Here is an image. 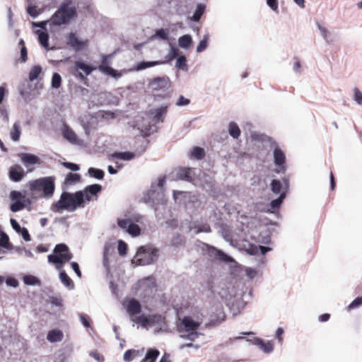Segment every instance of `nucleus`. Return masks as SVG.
Wrapping results in <instances>:
<instances>
[{"mask_svg":"<svg viewBox=\"0 0 362 362\" xmlns=\"http://www.w3.org/2000/svg\"><path fill=\"white\" fill-rule=\"evenodd\" d=\"M84 206L83 194L81 192L71 193L63 192L59 199L51 205V210L54 213H60L64 210L74 211L78 208Z\"/></svg>","mask_w":362,"mask_h":362,"instance_id":"obj_1","label":"nucleus"},{"mask_svg":"<svg viewBox=\"0 0 362 362\" xmlns=\"http://www.w3.org/2000/svg\"><path fill=\"white\" fill-rule=\"evenodd\" d=\"M28 186L33 194L49 199L53 196L55 190V177L48 176L31 180Z\"/></svg>","mask_w":362,"mask_h":362,"instance_id":"obj_2","label":"nucleus"},{"mask_svg":"<svg viewBox=\"0 0 362 362\" xmlns=\"http://www.w3.org/2000/svg\"><path fill=\"white\" fill-rule=\"evenodd\" d=\"M77 17V11L71 1L63 2L52 16L49 19V24L52 25L60 26L70 23Z\"/></svg>","mask_w":362,"mask_h":362,"instance_id":"obj_3","label":"nucleus"},{"mask_svg":"<svg viewBox=\"0 0 362 362\" xmlns=\"http://www.w3.org/2000/svg\"><path fill=\"white\" fill-rule=\"evenodd\" d=\"M158 250L146 248L144 246H141L134 257L133 262L136 265H147L154 262L158 257Z\"/></svg>","mask_w":362,"mask_h":362,"instance_id":"obj_4","label":"nucleus"},{"mask_svg":"<svg viewBox=\"0 0 362 362\" xmlns=\"http://www.w3.org/2000/svg\"><path fill=\"white\" fill-rule=\"evenodd\" d=\"M55 254L48 255V261L54 264H62L69 262L72 258L69 247L64 243L57 244L54 249Z\"/></svg>","mask_w":362,"mask_h":362,"instance_id":"obj_5","label":"nucleus"},{"mask_svg":"<svg viewBox=\"0 0 362 362\" xmlns=\"http://www.w3.org/2000/svg\"><path fill=\"white\" fill-rule=\"evenodd\" d=\"M74 69L77 71L76 74H74L75 76L85 84H87L88 78L86 76L95 70L96 67L78 60L74 62Z\"/></svg>","mask_w":362,"mask_h":362,"instance_id":"obj_6","label":"nucleus"},{"mask_svg":"<svg viewBox=\"0 0 362 362\" xmlns=\"http://www.w3.org/2000/svg\"><path fill=\"white\" fill-rule=\"evenodd\" d=\"M66 45L76 52L81 51L87 48L89 45V40L88 39L80 40L75 33H69L66 35Z\"/></svg>","mask_w":362,"mask_h":362,"instance_id":"obj_7","label":"nucleus"},{"mask_svg":"<svg viewBox=\"0 0 362 362\" xmlns=\"http://www.w3.org/2000/svg\"><path fill=\"white\" fill-rule=\"evenodd\" d=\"M171 83L168 76L156 77L148 83V88L152 91L165 90L170 88Z\"/></svg>","mask_w":362,"mask_h":362,"instance_id":"obj_8","label":"nucleus"},{"mask_svg":"<svg viewBox=\"0 0 362 362\" xmlns=\"http://www.w3.org/2000/svg\"><path fill=\"white\" fill-rule=\"evenodd\" d=\"M127 313L132 319L136 315H139L141 312V305L139 301L134 298L125 300L123 303Z\"/></svg>","mask_w":362,"mask_h":362,"instance_id":"obj_9","label":"nucleus"},{"mask_svg":"<svg viewBox=\"0 0 362 362\" xmlns=\"http://www.w3.org/2000/svg\"><path fill=\"white\" fill-rule=\"evenodd\" d=\"M110 55H102L101 64L98 66V70L102 73L111 76L115 78L121 77L122 74L118 73L117 70L109 66L108 57Z\"/></svg>","mask_w":362,"mask_h":362,"instance_id":"obj_10","label":"nucleus"},{"mask_svg":"<svg viewBox=\"0 0 362 362\" xmlns=\"http://www.w3.org/2000/svg\"><path fill=\"white\" fill-rule=\"evenodd\" d=\"M102 190V186L98 184H93L88 185L84 188L83 191H80L83 194L84 202L86 201L90 202L92 197L97 196V194Z\"/></svg>","mask_w":362,"mask_h":362,"instance_id":"obj_11","label":"nucleus"},{"mask_svg":"<svg viewBox=\"0 0 362 362\" xmlns=\"http://www.w3.org/2000/svg\"><path fill=\"white\" fill-rule=\"evenodd\" d=\"M208 254L210 257L224 262H229L231 258L225 254L223 251L216 249L214 247H209Z\"/></svg>","mask_w":362,"mask_h":362,"instance_id":"obj_12","label":"nucleus"},{"mask_svg":"<svg viewBox=\"0 0 362 362\" xmlns=\"http://www.w3.org/2000/svg\"><path fill=\"white\" fill-rule=\"evenodd\" d=\"M23 168L19 165H14L9 169V178L13 182L21 181L25 176Z\"/></svg>","mask_w":362,"mask_h":362,"instance_id":"obj_13","label":"nucleus"},{"mask_svg":"<svg viewBox=\"0 0 362 362\" xmlns=\"http://www.w3.org/2000/svg\"><path fill=\"white\" fill-rule=\"evenodd\" d=\"M274 161L281 170H285L286 156L283 151L279 147H276L274 150Z\"/></svg>","mask_w":362,"mask_h":362,"instance_id":"obj_14","label":"nucleus"},{"mask_svg":"<svg viewBox=\"0 0 362 362\" xmlns=\"http://www.w3.org/2000/svg\"><path fill=\"white\" fill-rule=\"evenodd\" d=\"M62 133L63 136L72 144L78 142V136L74 130L66 124H64L62 128Z\"/></svg>","mask_w":362,"mask_h":362,"instance_id":"obj_15","label":"nucleus"},{"mask_svg":"<svg viewBox=\"0 0 362 362\" xmlns=\"http://www.w3.org/2000/svg\"><path fill=\"white\" fill-rule=\"evenodd\" d=\"M182 324L184 325L186 332L196 331L199 327V322H196L191 317L188 316L184 317Z\"/></svg>","mask_w":362,"mask_h":362,"instance_id":"obj_16","label":"nucleus"},{"mask_svg":"<svg viewBox=\"0 0 362 362\" xmlns=\"http://www.w3.org/2000/svg\"><path fill=\"white\" fill-rule=\"evenodd\" d=\"M64 334L60 329H52L47 335V339L52 343L59 342L63 340Z\"/></svg>","mask_w":362,"mask_h":362,"instance_id":"obj_17","label":"nucleus"},{"mask_svg":"<svg viewBox=\"0 0 362 362\" xmlns=\"http://www.w3.org/2000/svg\"><path fill=\"white\" fill-rule=\"evenodd\" d=\"M192 173L189 168H181L177 171L176 177L179 180L191 182L193 180Z\"/></svg>","mask_w":362,"mask_h":362,"instance_id":"obj_18","label":"nucleus"},{"mask_svg":"<svg viewBox=\"0 0 362 362\" xmlns=\"http://www.w3.org/2000/svg\"><path fill=\"white\" fill-rule=\"evenodd\" d=\"M21 161L26 165L28 166L30 164L40 163V158L33 155L26 153H23L20 155Z\"/></svg>","mask_w":362,"mask_h":362,"instance_id":"obj_19","label":"nucleus"},{"mask_svg":"<svg viewBox=\"0 0 362 362\" xmlns=\"http://www.w3.org/2000/svg\"><path fill=\"white\" fill-rule=\"evenodd\" d=\"M35 33L38 35V41L42 47L46 49H49V34L46 31L36 30Z\"/></svg>","mask_w":362,"mask_h":362,"instance_id":"obj_20","label":"nucleus"},{"mask_svg":"<svg viewBox=\"0 0 362 362\" xmlns=\"http://www.w3.org/2000/svg\"><path fill=\"white\" fill-rule=\"evenodd\" d=\"M160 354V351L156 349H148L145 358L141 362H155Z\"/></svg>","mask_w":362,"mask_h":362,"instance_id":"obj_21","label":"nucleus"},{"mask_svg":"<svg viewBox=\"0 0 362 362\" xmlns=\"http://www.w3.org/2000/svg\"><path fill=\"white\" fill-rule=\"evenodd\" d=\"M228 132H229V134L233 139H238L240 135V129L238 125L235 122H231L229 123Z\"/></svg>","mask_w":362,"mask_h":362,"instance_id":"obj_22","label":"nucleus"},{"mask_svg":"<svg viewBox=\"0 0 362 362\" xmlns=\"http://www.w3.org/2000/svg\"><path fill=\"white\" fill-rule=\"evenodd\" d=\"M10 134L13 141H18L20 139L21 131L18 123L13 124Z\"/></svg>","mask_w":362,"mask_h":362,"instance_id":"obj_23","label":"nucleus"},{"mask_svg":"<svg viewBox=\"0 0 362 362\" xmlns=\"http://www.w3.org/2000/svg\"><path fill=\"white\" fill-rule=\"evenodd\" d=\"M42 73V67L40 65H35L30 71L29 80L33 81L36 80Z\"/></svg>","mask_w":362,"mask_h":362,"instance_id":"obj_24","label":"nucleus"},{"mask_svg":"<svg viewBox=\"0 0 362 362\" xmlns=\"http://www.w3.org/2000/svg\"><path fill=\"white\" fill-rule=\"evenodd\" d=\"M135 155L134 153L126 151L122 153H114L112 154V157L117 158L125 160H129L134 158Z\"/></svg>","mask_w":362,"mask_h":362,"instance_id":"obj_25","label":"nucleus"},{"mask_svg":"<svg viewBox=\"0 0 362 362\" xmlns=\"http://www.w3.org/2000/svg\"><path fill=\"white\" fill-rule=\"evenodd\" d=\"M192 42V40L190 35H185L180 37L178 40L180 47L182 48H188Z\"/></svg>","mask_w":362,"mask_h":362,"instance_id":"obj_26","label":"nucleus"},{"mask_svg":"<svg viewBox=\"0 0 362 362\" xmlns=\"http://www.w3.org/2000/svg\"><path fill=\"white\" fill-rule=\"evenodd\" d=\"M23 282L26 285H40V281L33 275H26L23 277Z\"/></svg>","mask_w":362,"mask_h":362,"instance_id":"obj_27","label":"nucleus"},{"mask_svg":"<svg viewBox=\"0 0 362 362\" xmlns=\"http://www.w3.org/2000/svg\"><path fill=\"white\" fill-rule=\"evenodd\" d=\"M81 180V176L76 173H69L65 179V183L67 185H72L74 183L79 182Z\"/></svg>","mask_w":362,"mask_h":362,"instance_id":"obj_28","label":"nucleus"},{"mask_svg":"<svg viewBox=\"0 0 362 362\" xmlns=\"http://www.w3.org/2000/svg\"><path fill=\"white\" fill-rule=\"evenodd\" d=\"M168 106H160V107L155 110L154 118L157 121H163V117L166 114Z\"/></svg>","mask_w":362,"mask_h":362,"instance_id":"obj_29","label":"nucleus"},{"mask_svg":"<svg viewBox=\"0 0 362 362\" xmlns=\"http://www.w3.org/2000/svg\"><path fill=\"white\" fill-rule=\"evenodd\" d=\"M127 232L131 235L136 237L140 234L141 229L137 224L131 222L130 225H129Z\"/></svg>","mask_w":362,"mask_h":362,"instance_id":"obj_30","label":"nucleus"},{"mask_svg":"<svg viewBox=\"0 0 362 362\" xmlns=\"http://www.w3.org/2000/svg\"><path fill=\"white\" fill-rule=\"evenodd\" d=\"M88 174L98 180H102L104 177V172L100 169L90 168L88 169Z\"/></svg>","mask_w":362,"mask_h":362,"instance_id":"obj_31","label":"nucleus"},{"mask_svg":"<svg viewBox=\"0 0 362 362\" xmlns=\"http://www.w3.org/2000/svg\"><path fill=\"white\" fill-rule=\"evenodd\" d=\"M205 156V152L204 148L201 147H194L192 151V156L198 159L201 160Z\"/></svg>","mask_w":362,"mask_h":362,"instance_id":"obj_32","label":"nucleus"},{"mask_svg":"<svg viewBox=\"0 0 362 362\" xmlns=\"http://www.w3.org/2000/svg\"><path fill=\"white\" fill-rule=\"evenodd\" d=\"M138 355V351L133 350V349H129L127 350L124 354L123 358L125 361L129 362L132 361L135 356Z\"/></svg>","mask_w":362,"mask_h":362,"instance_id":"obj_33","label":"nucleus"},{"mask_svg":"<svg viewBox=\"0 0 362 362\" xmlns=\"http://www.w3.org/2000/svg\"><path fill=\"white\" fill-rule=\"evenodd\" d=\"M10 198L12 201H17V200H21L23 202L26 201L25 196L23 195L21 192L16 191V190L11 192Z\"/></svg>","mask_w":362,"mask_h":362,"instance_id":"obj_34","label":"nucleus"},{"mask_svg":"<svg viewBox=\"0 0 362 362\" xmlns=\"http://www.w3.org/2000/svg\"><path fill=\"white\" fill-rule=\"evenodd\" d=\"M25 208L24 202L21 200H17L14 203L11 204L10 206V209L13 212L19 211Z\"/></svg>","mask_w":362,"mask_h":362,"instance_id":"obj_35","label":"nucleus"},{"mask_svg":"<svg viewBox=\"0 0 362 362\" xmlns=\"http://www.w3.org/2000/svg\"><path fill=\"white\" fill-rule=\"evenodd\" d=\"M62 84V77L58 73H54L52 78V87L53 88H59Z\"/></svg>","mask_w":362,"mask_h":362,"instance_id":"obj_36","label":"nucleus"},{"mask_svg":"<svg viewBox=\"0 0 362 362\" xmlns=\"http://www.w3.org/2000/svg\"><path fill=\"white\" fill-rule=\"evenodd\" d=\"M0 246L7 249L11 247L9 243L8 236L4 232H1L0 234Z\"/></svg>","mask_w":362,"mask_h":362,"instance_id":"obj_37","label":"nucleus"},{"mask_svg":"<svg viewBox=\"0 0 362 362\" xmlns=\"http://www.w3.org/2000/svg\"><path fill=\"white\" fill-rule=\"evenodd\" d=\"M258 344L265 353H269L273 350L274 347L272 342L264 343L262 339H258Z\"/></svg>","mask_w":362,"mask_h":362,"instance_id":"obj_38","label":"nucleus"},{"mask_svg":"<svg viewBox=\"0 0 362 362\" xmlns=\"http://www.w3.org/2000/svg\"><path fill=\"white\" fill-rule=\"evenodd\" d=\"M59 278L61 281L66 286H70L71 284H73L72 280L70 279V277L67 275V274L62 271L59 274Z\"/></svg>","mask_w":362,"mask_h":362,"instance_id":"obj_39","label":"nucleus"},{"mask_svg":"<svg viewBox=\"0 0 362 362\" xmlns=\"http://www.w3.org/2000/svg\"><path fill=\"white\" fill-rule=\"evenodd\" d=\"M205 9V6L202 4H199L197 7V9L193 15V20L194 21H199L201 16H202Z\"/></svg>","mask_w":362,"mask_h":362,"instance_id":"obj_40","label":"nucleus"},{"mask_svg":"<svg viewBox=\"0 0 362 362\" xmlns=\"http://www.w3.org/2000/svg\"><path fill=\"white\" fill-rule=\"evenodd\" d=\"M160 62L158 61L155 62H142L138 64L137 70H143L146 68L152 67L159 64Z\"/></svg>","mask_w":362,"mask_h":362,"instance_id":"obj_41","label":"nucleus"},{"mask_svg":"<svg viewBox=\"0 0 362 362\" xmlns=\"http://www.w3.org/2000/svg\"><path fill=\"white\" fill-rule=\"evenodd\" d=\"M281 183L278 180H273L271 183V189L275 194H279L281 190Z\"/></svg>","mask_w":362,"mask_h":362,"instance_id":"obj_42","label":"nucleus"},{"mask_svg":"<svg viewBox=\"0 0 362 362\" xmlns=\"http://www.w3.org/2000/svg\"><path fill=\"white\" fill-rule=\"evenodd\" d=\"M132 320L137 324H141L142 326H146L148 324L149 320L146 316L141 315L136 317H133Z\"/></svg>","mask_w":362,"mask_h":362,"instance_id":"obj_43","label":"nucleus"},{"mask_svg":"<svg viewBox=\"0 0 362 362\" xmlns=\"http://www.w3.org/2000/svg\"><path fill=\"white\" fill-rule=\"evenodd\" d=\"M155 37H158V38H160L161 40H165L168 37V33L165 29L161 28V29L157 30L156 31L155 35L152 36V38H155Z\"/></svg>","mask_w":362,"mask_h":362,"instance_id":"obj_44","label":"nucleus"},{"mask_svg":"<svg viewBox=\"0 0 362 362\" xmlns=\"http://www.w3.org/2000/svg\"><path fill=\"white\" fill-rule=\"evenodd\" d=\"M250 250H251V252H250L251 254L255 255L258 252L259 250H260L261 254L264 255L268 251L271 250V248L268 247L259 245V247L255 246L254 247H252Z\"/></svg>","mask_w":362,"mask_h":362,"instance_id":"obj_45","label":"nucleus"},{"mask_svg":"<svg viewBox=\"0 0 362 362\" xmlns=\"http://www.w3.org/2000/svg\"><path fill=\"white\" fill-rule=\"evenodd\" d=\"M19 45H21V59H22V61L23 62H25L28 59V53H27V49L25 45V42L23 39L20 40Z\"/></svg>","mask_w":362,"mask_h":362,"instance_id":"obj_46","label":"nucleus"},{"mask_svg":"<svg viewBox=\"0 0 362 362\" xmlns=\"http://www.w3.org/2000/svg\"><path fill=\"white\" fill-rule=\"evenodd\" d=\"M208 45V37L205 35L204 38L199 42L197 47V52H203Z\"/></svg>","mask_w":362,"mask_h":362,"instance_id":"obj_47","label":"nucleus"},{"mask_svg":"<svg viewBox=\"0 0 362 362\" xmlns=\"http://www.w3.org/2000/svg\"><path fill=\"white\" fill-rule=\"evenodd\" d=\"M130 223H131V221L129 218H124V219L118 218L117 219L118 226L120 228L125 230L126 231L129 227V225H130Z\"/></svg>","mask_w":362,"mask_h":362,"instance_id":"obj_48","label":"nucleus"},{"mask_svg":"<svg viewBox=\"0 0 362 362\" xmlns=\"http://www.w3.org/2000/svg\"><path fill=\"white\" fill-rule=\"evenodd\" d=\"M285 195L284 194H281L280 197L271 202V206L273 209H278L280 205L281 204L283 199H284Z\"/></svg>","mask_w":362,"mask_h":362,"instance_id":"obj_49","label":"nucleus"},{"mask_svg":"<svg viewBox=\"0 0 362 362\" xmlns=\"http://www.w3.org/2000/svg\"><path fill=\"white\" fill-rule=\"evenodd\" d=\"M79 317H80L81 322L84 327H90L91 320L88 315H84V314H80Z\"/></svg>","mask_w":362,"mask_h":362,"instance_id":"obj_50","label":"nucleus"},{"mask_svg":"<svg viewBox=\"0 0 362 362\" xmlns=\"http://www.w3.org/2000/svg\"><path fill=\"white\" fill-rule=\"evenodd\" d=\"M127 251V245L122 240L118 242V252L119 255H124Z\"/></svg>","mask_w":362,"mask_h":362,"instance_id":"obj_51","label":"nucleus"},{"mask_svg":"<svg viewBox=\"0 0 362 362\" xmlns=\"http://www.w3.org/2000/svg\"><path fill=\"white\" fill-rule=\"evenodd\" d=\"M90 356L98 362H104L105 358L100 354L97 350L92 351L90 353Z\"/></svg>","mask_w":362,"mask_h":362,"instance_id":"obj_52","label":"nucleus"},{"mask_svg":"<svg viewBox=\"0 0 362 362\" xmlns=\"http://www.w3.org/2000/svg\"><path fill=\"white\" fill-rule=\"evenodd\" d=\"M362 305V296L360 297H357L355 298L348 306V309L351 310L353 308H355L356 307H358Z\"/></svg>","mask_w":362,"mask_h":362,"instance_id":"obj_53","label":"nucleus"},{"mask_svg":"<svg viewBox=\"0 0 362 362\" xmlns=\"http://www.w3.org/2000/svg\"><path fill=\"white\" fill-rule=\"evenodd\" d=\"M199 336V333L196 331L191 332L187 334H182L180 337L185 339H189L190 341H194Z\"/></svg>","mask_w":362,"mask_h":362,"instance_id":"obj_54","label":"nucleus"},{"mask_svg":"<svg viewBox=\"0 0 362 362\" xmlns=\"http://www.w3.org/2000/svg\"><path fill=\"white\" fill-rule=\"evenodd\" d=\"M354 100L359 105H362V93L358 88L354 89Z\"/></svg>","mask_w":362,"mask_h":362,"instance_id":"obj_55","label":"nucleus"},{"mask_svg":"<svg viewBox=\"0 0 362 362\" xmlns=\"http://www.w3.org/2000/svg\"><path fill=\"white\" fill-rule=\"evenodd\" d=\"M27 11L29 15L33 18L37 17L40 14L35 6H29Z\"/></svg>","mask_w":362,"mask_h":362,"instance_id":"obj_56","label":"nucleus"},{"mask_svg":"<svg viewBox=\"0 0 362 362\" xmlns=\"http://www.w3.org/2000/svg\"><path fill=\"white\" fill-rule=\"evenodd\" d=\"M63 165L66 167V168L73 170V171H77L79 170V166L77 164L70 163V162H64L63 163Z\"/></svg>","mask_w":362,"mask_h":362,"instance_id":"obj_57","label":"nucleus"},{"mask_svg":"<svg viewBox=\"0 0 362 362\" xmlns=\"http://www.w3.org/2000/svg\"><path fill=\"white\" fill-rule=\"evenodd\" d=\"M268 6L274 11H278L279 4L278 0H267Z\"/></svg>","mask_w":362,"mask_h":362,"instance_id":"obj_58","label":"nucleus"},{"mask_svg":"<svg viewBox=\"0 0 362 362\" xmlns=\"http://www.w3.org/2000/svg\"><path fill=\"white\" fill-rule=\"evenodd\" d=\"M8 93V90L6 88V84L4 83L0 86V105L2 103L5 95Z\"/></svg>","mask_w":362,"mask_h":362,"instance_id":"obj_59","label":"nucleus"},{"mask_svg":"<svg viewBox=\"0 0 362 362\" xmlns=\"http://www.w3.org/2000/svg\"><path fill=\"white\" fill-rule=\"evenodd\" d=\"M186 65V58L185 56H180L177 58L176 66L183 68Z\"/></svg>","mask_w":362,"mask_h":362,"instance_id":"obj_60","label":"nucleus"},{"mask_svg":"<svg viewBox=\"0 0 362 362\" xmlns=\"http://www.w3.org/2000/svg\"><path fill=\"white\" fill-rule=\"evenodd\" d=\"M190 101L189 99L185 98L184 96L180 95L176 105L178 106L187 105L189 104Z\"/></svg>","mask_w":362,"mask_h":362,"instance_id":"obj_61","label":"nucleus"},{"mask_svg":"<svg viewBox=\"0 0 362 362\" xmlns=\"http://www.w3.org/2000/svg\"><path fill=\"white\" fill-rule=\"evenodd\" d=\"M23 237V238L25 241H30V235L28 233V230L25 228H22V229L20 230V233Z\"/></svg>","mask_w":362,"mask_h":362,"instance_id":"obj_62","label":"nucleus"},{"mask_svg":"<svg viewBox=\"0 0 362 362\" xmlns=\"http://www.w3.org/2000/svg\"><path fill=\"white\" fill-rule=\"evenodd\" d=\"M11 225L12 228L17 232L20 233V230L22 229L21 226L18 224V223L15 220L14 218H11L10 220Z\"/></svg>","mask_w":362,"mask_h":362,"instance_id":"obj_63","label":"nucleus"},{"mask_svg":"<svg viewBox=\"0 0 362 362\" xmlns=\"http://www.w3.org/2000/svg\"><path fill=\"white\" fill-rule=\"evenodd\" d=\"M178 55H179L178 49H177L176 47H171L170 52H169L170 59H175V58L177 57Z\"/></svg>","mask_w":362,"mask_h":362,"instance_id":"obj_64","label":"nucleus"}]
</instances>
